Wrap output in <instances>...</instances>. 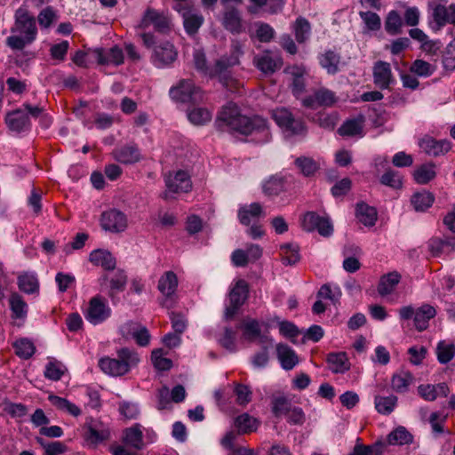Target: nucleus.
<instances>
[{"label": "nucleus", "mask_w": 455, "mask_h": 455, "mask_svg": "<svg viewBox=\"0 0 455 455\" xmlns=\"http://www.w3.org/2000/svg\"><path fill=\"white\" fill-rule=\"evenodd\" d=\"M216 122L220 128H227L243 135H254V140L259 143L267 142L271 137L264 118L241 115L238 107L234 103H228L222 108Z\"/></svg>", "instance_id": "f257e3e1"}, {"label": "nucleus", "mask_w": 455, "mask_h": 455, "mask_svg": "<svg viewBox=\"0 0 455 455\" xmlns=\"http://www.w3.org/2000/svg\"><path fill=\"white\" fill-rule=\"evenodd\" d=\"M11 34L6 38V45L15 51L23 50L36 39V18L26 7L20 6L15 11Z\"/></svg>", "instance_id": "f03ea898"}, {"label": "nucleus", "mask_w": 455, "mask_h": 455, "mask_svg": "<svg viewBox=\"0 0 455 455\" xmlns=\"http://www.w3.org/2000/svg\"><path fill=\"white\" fill-rule=\"evenodd\" d=\"M244 42L237 39L231 41L230 54L221 56L215 65L210 68L209 76L218 77L220 82L229 91H235L239 83L234 79L228 69L240 64V58L243 55Z\"/></svg>", "instance_id": "7ed1b4c3"}, {"label": "nucleus", "mask_w": 455, "mask_h": 455, "mask_svg": "<svg viewBox=\"0 0 455 455\" xmlns=\"http://www.w3.org/2000/svg\"><path fill=\"white\" fill-rule=\"evenodd\" d=\"M116 355V358L106 356L100 359L99 367L104 373L113 377L125 375L140 361L138 353L127 347L119 349Z\"/></svg>", "instance_id": "20e7f679"}, {"label": "nucleus", "mask_w": 455, "mask_h": 455, "mask_svg": "<svg viewBox=\"0 0 455 455\" xmlns=\"http://www.w3.org/2000/svg\"><path fill=\"white\" fill-rule=\"evenodd\" d=\"M150 26H153L156 31L166 34L171 31L172 23L167 13L148 7L144 12L137 28L140 29H147Z\"/></svg>", "instance_id": "39448f33"}, {"label": "nucleus", "mask_w": 455, "mask_h": 455, "mask_svg": "<svg viewBox=\"0 0 455 455\" xmlns=\"http://www.w3.org/2000/svg\"><path fill=\"white\" fill-rule=\"evenodd\" d=\"M171 98L182 103H195L203 100L202 92L191 80L182 79L170 89Z\"/></svg>", "instance_id": "423d86ee"}, {"label": "nucleus", "mask_w": 455, "mask_h": 455, "mask_svg": "<svg viewBox=\"0 0 455 455\" xmlns=\"http://www.w3.org/2000/svg\"><path fill=\"white\" fill-rule=\"evenodd\" d=\"M249 288L244 280H238L229 292V304L225 309L226 319L235 316L248 297Z\"/></svg>", "instance_id": "0eeeda50"}, {"label": "nucleus", "mask_w": 455, "mask_h": 455, "mask_svg": "<svg viewBox=\"0 0 455 455\" xmlns=\"http://www.w3.org/2000/svg\"><path fill=\"white\" fill-rule=\"evenodd\" d=\"M111 315V309L107 301L100 296L91 299L84 313L85 319L96 325L106 321Z\"/></svg>", "instance_id": "6e6552de"}, {"label": "nucleus", "mask_w": 455, "mask_h": 455, "mask_svg": "<svg viewBox=\"0 0 455 455\" xmlns=\"http://www.w3.org/2000/svg\"><path fill=\"white\" fill-rule=\"evenodd\" d=\"M110 428L101 421H93L86 426L84 439L88 446L97 447L110 439Z\"/></svg>", "instance_id": "1a4fd4ad"}, {"label": "nucleus", "mask_w": 455, "mask_h": 455, "mask_svg": "<svg viewBox=\"0 0 455 455\" xmlns=\"http://www.w3.org/2000/svg\"><path fill=\"white\" fill-rule=\"evenodd\" d=\"M272 117L281 128L291 134H300L305 131L303 123L294 119L287 108H282L273 110Z\"/></svg>", "instance_id": "9d476101"}, {"label": "nucleus", "mask_w": 455, "mask_h": 455, "mask_svg": "<svg viewBox=\"0 0 455 455\" xmlns=\"http://www.w3.org/2000/svg\"><path fill=\"white\" fill-rule=\"evenodd\" d=\"M304 230L311 232L317 230L323 236H330L333 232V227L328 218L321 217L313 212L306 213L302 219Z\"/></svg>", "instance_id": "9b49d317"}, {"label": "nucleus", "mask_w": 455, "mask_h": 455, "mask_svg": "<svg viewBox=\"0 0 455 455\" xmlns=\"http://www.w3.org/2000/svg\"><path fill=\"white\" fill-rule=\"evenodd\" d=\"M338 101L336 93L327 88H319L306 97L302 100V104L309 108H316L318 107L331 108Z\"/></svg>", "instance_id": "f8f14e48"}, {"label": "nucleus", "mask_w": 455, "mask_h": 455, "mask_svg": "<svg viewBox=\"0 0 455 455\" xmlns=\"http://www.w3.org/2000/svg\"><path fill=\"white\" fill-rule=\"evenodd\" d=\"M100 225L104 230L120 233L126 229L128 221L124 212L112 209L101 214Z\"/></svg>", "instance_id": "ddd939ff"}, {"label": "nucleus", "mask_w": 455, "mask_h": 455, "mask_svg": "<svg viewBox=\"0 0 455 455\" xmlns=\"http://www.w3.org/2000/svg\"><path fill=\"white\" fill-rule=\"evenodd\" d=\"M430 8L433 20L438 28L447 24L455 26V4L447 6L441 2H434L430 4Z\"/></svg>", "instance_id": "4468645a"}, {"label": "nucleus", "mask_w": 455, "mask_h": 455, "mask_svg": "<svg viewBox=\"0 0 455 455\" xmlns=\"http://www.w3.org/2000/svg\"><path fill=\"white\" fill-rule=\"evenodd\" d=\"M167 191L164 197L168 198L169 193H187L192 188V182L189 175L184 171H178L174 174H169L165 178Z\"/></svg>", "instance_id": "2eb2a0df"}, {"label": "nucleus", "mask_w": 455, "mask_h": 455, "mask_svg": "<svg viewBox=\"0 0 455 455\" xmlns=\"http://www.w3.org/2000/svg\"><path fill=\"white\" fill-rule=\"evenodd\" d=\"M419 146L424 153L433 157L443 156L451 148V145L449 140H438L427 135L419 140Z\"/></svg>", "instance_id": "dca6fc26"}, {"label": "nucleus", "mask_w": 455, "mask_h": 455, "mask_svg": "<svg viewBox=\"0 0 455 455\" xmlns=\"http://www.w3.org/2000/svg\"><path fill=\"white\" fill-rule=\"evenodd\" d=\"M253 63L262 73L271 75L282 67L283 60L278 54L266 51L255 56Z\"/></svg>", "instance_id": "f3484780"}, {"label": "nucleus", "mask_w": 455, "mask_h": 455, "mask_svg": "<svg viewBox=\"0 0 455 455\" xmlns=\"http://www.w3.org/2000/svg\"><path fill=\"white\" fill-rule=\"evenodd\" d=\"M177 56L174 45L170 42H163L154 50L153 62L158 68L167 67L176 60Z\"/></svg>", "instance_id": "a211bd4d"}, {"label": "nucleus", "mask_w": 455, "mask_h": 455, "mask_svg": "<svg viewBox=\"0 0 455 455\" xmlns=\"http://www.w3.org/2000/svg\"><path fill=\"white\" fill-rule=\"evenodd\" d=\"M373 82L381 90L387 89L395 82V78L388 62L379 60L374 63Z\"/></svg>", "instance_id": "6ab92c4d"}, {"label": "nucleus", "mask_w": 455, "mask_h": 455, "mask_svg": "<svg viewBox=\"0 0 455 455\" xmlns=\"http://www.w3.org/2000/svg\"><path fill=\"white\" fill-rule=\"evenodd\" d=\"M92 54V58L100 65L118 66L124 62V53L118 46H114L108 50L93 49Z\"/></svg>", "instance_id": "aec40b11"}, {"label": "nucleus", "mask_w": 455, "mask_h": 455, "mask_svg": "<svg viewBox=\"0 0 455 455\" xmlns=\"http://www.w3.org/2000/svg\"><path fill=\"white\" fill-rule=\"evenodd\" d=\"M179 4L178 11L183 18L185 30L190 34H196L204 22V17L198 11L190 7H181Z\"/></svg>", "instance_id": "412c9836"}, {"label": "nucleus", "mask_w": 455, "mask_h": 455, "mask_svg": "<svg viewBox=\"0 0 455 455\" xmlns=\"http://www.w3.org/2000/svg\"><path fill=\"white\" fill-rule=\"evenodd\" d=\"M113 158L124 164H132L140 160V153L135 144H129L116 148L112 152Z\"/></svg>", "instance_id": "4be33fe9"}, {"label": "nucleus", "mask_w": 455, "mask_h": 455, "mask_svg": "<svg viewBox=\"0 0 455 455\" xmlns=\"http://www.w3.org/2000/svg\"><path fill=\"white\" fill-rule=\"evenodd\" d=\"M178 286V278L174 272H165L158 281V290L160 292L166 297L164 306L169 307L170 306L166 303L169 298H172Z\"/></svg>", "instance_id": "5701e85b"}, {"label": "nucleus", "mask_w": 455, "mask_h": 455, "mask_svg": "<svg viewBox=\"0 0 455 455\" xmlns=\"http://www.w3.org/2000/svg\"><path fill=\"white\" fill-rule=\"evenodd\" d=\"M450 392L445 383L437 385L422 384L418 387L419 395L426 401H435L438 396L446 397Z\"/></svg>", "instance_id": "b1692460"}, {"label": "nucleus", "mask_w": 455, "mask_h": 455, "mask_svg": "<svg viewBox=\"0 0 455 455\" xmlns=\"http://www.w3.org/2000/svg\"><path fill=\"white\" fill-rule=\"evenodd\" d=\"M6 124L12 131L16 132H24L30 126L28 114L21 109L8 114Z\"/></svg>", "instance_id": "393cba45"}, {"label": "nucleus", "mask_w": 455, "mask_h": 455, "mask_svg": "<svg viewBox=\"0 0 455 455\" xmlns=\"http://www.w3.org/2000/svg\"><path fill=\"white\" fill-rule=\"evenodd\" d=\"M222 25L227 30L233 34H239L243 31L240 12L235 8H228L225 11Z\"/></svg>", "instance_id": "a878e982"}, {"label": "nucleus", "mask_w": 455, "mask_h": 455, "mask_svg": "<svg viewBox=\"0 0 455 455\" xmlns=\"http://www.w3.org/2000/svg\"><path fill=\"white\" fill-rule=\"evenodd\" d=\"M277 358L284 370L293 369L299 363L295 351L285 344L276 346Z\"/></svg>", "instance_id": "bb28decb"}, {"label": "nucleus", "mask_w": 455, "mask_h": 455, "mask_svg": "<svg viewBox=\"0 0 455 455\" xmlns=\"http://www.w3.org/2000/svg\"><path fill=\"white\" fill-rule=\"evenodd\" d=\"M89 260L96 265L100 266L106 270H113L116 267V259L112 254L105 250H94L90 253Z\"/></svg>", "instance_id": "cd10ccee"}, {"label": "nucleus", "mask_w": 455, "mask_h": 455, "mask_svg": "<svg viewBox=\"0 0 455 455\" xmlns=\"http://www.w3.org/2000/svg\"><path fill=\"white\" fill-rule=\"evenodd\" d=\"M264 216L262 207L258 203L244 205L239 209L238 218L242 224L250 225L251 221Z\"/></svg>", "instance_id": "c85d7f7f"}, {"label": "nucleus", "mask_w": 455, "mask_h": 455, "mask_svg": "<svg viewBox=\"0 0 455 455\" xmlns=\"http://www.w3.org/2000/svg\"><path fill=\"white\" fill-rule=\"evenodd\" d=\"M124 442L129 446L140 450L143 443L142 427L140 424H135L124 431Z\"/></svg>", "instance_id": "c756f323"}, {"label": "nucleus", "mask_w": 455, "mask_h": 455, "mask_svg": "<svg viewBox=\"0 0 455 455\" xmlns=\"http://www.w3.org/2000/svg\"><path fill=\"white\" fill-rule=\"evenodd\" d=\"M414 380L413 375L410 371H400L395 372L391 379V387L396 393H405Z\"/></svg>", "instance_id": "7c9ffc66"}, {"label": "nucleus", "mask_w": 455, "mask_h": 455, "mask_svg": "<svg viewBox=\"0 0 455 455\" xmlns=\"http://www.w3.org/2000/svg\"><path fill=\"white\" fill-rule=\"evenodd\" d=\"M295 166L299 172L305 177L314 176L320 169L321 164L318 160H315L309 156H299L294 161Z\"/></svg>", "instance_id": "2f4dec72"}, {"label": "nucleus", "mask_w": 455, "mask_h": 455, "mask_svg": "<svg viewBox=\"0 0 455 455\" xmlns=\"http://www.w3.org/2000/svg\"><path fill=\"white\" fill-rule=\"evenodd\" d=\"M285 72L291 76L292 92L299 96L305 90V69L301 67L292 66L287 68Z\"/></svg>", "instance_id": "473e14b6"}, {"label": "nucleus", "mask_w": 455, "mask_h": 455, "mask_svg": "<svg viewBox=\"0 0 455 455\" xmlns=\"http://www.w3.org/2000/svg\"><path fill=\"white\" fill-rule=\"evenodd\" d=\"M436 314L435 309L430 305H423L415 312L414 324L419 331H424L428 326V321Z\"/></svg>", "instance_id": "72a5a7b5"}, {"label": "nucleus", "mask_w": 455, "mask_h": 455, "mask_svg": "<svg viewBox=\"0 0 455 455\" xmlns=\"http://www.w3.org/2000/svg\"><path fill=\"white\" fill-rule=\"evenodd\" d=\"M428 248L434 256H438L442 253H450L455 250V238L446 240L432 238L428 242Z\"/></svg>", "instance_id": "f704fd0d"}, {"label": "nucleus", "mask_w": 455, "mask_h": 455, "mask_svg": "<svg viewBox=\"0 0 455 455\" xmlns=\"http://www.w3.org/2000/svg\"><path fill=\"white\" fill-rule=\"evenodd\" d=\"M434 201L433 194L426 190L414 193L411 198V204L417 212L426 211L433 204Z\"/></svg>", "instance_id": "c9c22d12"}, {"label": "nucleus", "mask_w": 455, "mask_h": 455, "mask_svg": "<svg viewBox=\"0 0 455 455\" xmlns=\"http://www.w3.org/2000/svg\"><path fill=\"white\" fill-rule=\"evenodd\" d=\"M356 217L358 220L366 227H372L377 220V212L375 208L369 206L364 203L357 204Z\"/></svg>", "instance_id": "e433bc0d"}, {"label": "nucleus", "mask_w": 455, "mask_h": 455, "mask_svg": "<svg viewBox=\"0 0 455 455\" xmlns=\"http://www.w3.org/2000/svg\"><path fill=\"white\" fill-rule=\"evenodd\" d=\"M48 400L54 407H56L60 411L68 412L74 417H78L79 415H81L82 411L80 408L77 407L75 403L67 400L66 398L54 395H50L48 396Z\"/></svg>", "instance_id": "4c0bfd02"}, {"label": "nucleus", "mask_w": 455, "mask_h": 455, "mask_svg": "<svg viewBox=\"0 0 455 455\" xmlns=\"http://www.w3.org/2000/svg\"><path fill=\"white\" fill-rule=\"evenodd\" d=\"M327 363L334 373H343L349 369V363L345 353H332L328 355Z\"/></svg>", "instance_id": "58836bf2"}, {"label": "nucleus", "mask_w": 455, "mask_h": 455, "mask_svg": "<svg viewBox=\"0 0 455 455\" xmlns=\"http://www.w3.org/2000/svg\"><path fill=\"white\" fill-rule=\"evenodd\" d=\"M412 441V435L404 427H396L387 435V443L389 445L409 444Z\"/></svg>", "instance_id": "ea45409f"}, {"label": "nucleus", "mask_w": 455, "mask_h": 455, "mask_svg": "<svg viewBox=\"0 0 455 455\" xmlns=\"http://www.w3.org/2000/svg\"><path fill=\"white\" fill-rule=\"evenodd\" d=\"M397 403V397L395 395L381 396L375 395L374 405L377 411L383 415H389L393 412Z\"/></svg>", "instance_id": "a19ab883"}, {"label": "nucleus", "mask_w": 455, "mask_h": 455, "mask_svg": "<svg viewBox=\"0 0 455 455\" xmlns=\"http://www.w3.org/2000/svg\"><path fill=\"white\" fill-rule=\"evenodd\" d=\"M18 286L20 291L31 294L39 289L38 280L36 275L31 273H23L18 276Z\"/></svg>", "instance_id": "79ce46f5"}, {"label": "nucleus", "mask_w": 455, "mask_h": 455, "mask_svg": "<svg viewBox=\"0 0 455 455\" xmlns=\"http://www.w3.org/2000/svg\"><path fill=\"white\" fill-rule=\"evenodd\" d=\"M271 405L272 412L277 418L288 415L292 407L291 401L283 395H274Z\"/></svg>", "instance_id": "37998d69"}, {"label": "nucleus", "mask_w": 455, "mask_h": 455, "mask_svg": "<svg viewBox=\"0 0 455 455\" xmlns=\"http://www.w3.org/2000/svg\"><path fill=\"white\" fill-rule=\"evenodd\" d=\"M400 278V275L396 272L382 276L378 286L379 293L382 296L390 294L398 284Z\"/></svg>", "instance_id": "c03bdc74"}, {"label": "nucleus", "mask_w": 455, "mask_h": 455, "mask_svg": "<svg viewBox=\"0 0 455 455\" xmlns=\"http://www.w3.org/2000/svg\"><path fill=\"white\" fill-rule=\"evenodd\" d=\"M263 193L267 196L279 195L284 189V179L281 176H272L262 185Z\"/></svg>", "instance_id": "a18cd8bd"}, {"label": "nucleus", "mask_w": 455, "mask_h": 455, "mask_svg": "<svg viewBox=\"0 0 455 455\" xmlns=\"http://www.w3.org/2000/svg\"><path fill=\"white\" fill-rule=\"evenodd\" d=\"M188 120L195 125H204L212 117V111L207 108H195L188 112Z\"/></svg>", "instance_id": "49530a36"}, {"label": "nucleus", "mask_w": 455, "mask_h": 455, "mask_svg": "<svg viewBox=\"0 0 455 455\" xmlns=\"http://www.w3.org/2000/svg\"><path fill=\"white\" fill-rule=\"evenodd\" d=\"M435 165L426 164L414 171L413 178L418 184H427L435 177Z\"/></svg>", "instance_id": "de8ad7c7"}, {"label": "nucleus", "mask_w": 455, "mask_h": 455, "mask_svg": "<svg viewBox=\"0 0 455 455\" xmlns=\"http://www.w3.org/2000/svg\"><path fill=\"white\" fill-rule=\"evenodd\" d=\"M435 353L439 363L445 364L454 357L455 345L446 340H442L438 342Z\"/></svg>", "instance_id": "09e8293b"}, {"label": "nucleus", "mask_w": 455, "mask_h": 455, "mask_svg": "<svg viewBox=\"0 0 455 455\" xmlns=\"http://www.w3.org/2000/svg\"><path fill=\"white\" fill-rule=\"evenodd\" d=\"M292 28L298 43H304L309 38L311 26L307 19L303 17L298 18Z\"/></svg>", "instance_id": "8fccbe9b"}, {"label": "nucleus", "mask_w": 455, "mask_h": 455, "mask_svg": "<svg viewBox=\"0 0 455 455\" xmlns=\"http://www.w3.org/2000/svg\"><path fill=\"white\" fill-rule=\"evenodd\" d=\"M340 57L332 51H328L320 58L321 66L327 70L329 74H335L339 70Z\"/></svg>", "instance_id": "3c124183"}, {"label": "nucleus", "mask_w": 455, "mask_h": 455, "mask_svg": "<svg viewBox=\"0 0 455 455\" xmlns=\"http://www.w3.org/2000/svg\"><path fill=\"white\" fill-rule=\"evenodd\" d=\"M10 307L12 312V317L24 318L27 315L28 305L23 299L17 293L11 295L9 299Z\"/></svg>", "instance_id": "603ef678"}, {"label": "nucleus", "mask_w": 455, "mask_h": 455, "mask_svg": "<svg viewBox=\"0 0 455 455\" xmlns=\"http://www.w3.org/2000/svg\"><path fill=\"white\" fill-rule=\"evenodd\" d=\"M244 328V337L250 341H254L257 339H259V342L263 343L268 339L267 336L261 335L260 327L259 322L256 320H250L243 324Z\"/></svg>", "instance_id": "864d4df0"}, {"label": "nucleus", "mask_w": 455, "mask_h": 455, "mask_svg": "<svg viewBox=\"0 0 455 455\" xmlns=\"http://www.w3.org/2000/svg\"><path fill=\"white\" fill-rule=\"evenodd\" d=\"M15 354L23 359H29L36 351V347L28 339H20L14 342Z\"/></svg>", "instance_id": "5fc2aeb1"}, {"label": "nucleus", "mask_w": 455, "mask_h": 455, "mask_svg": "<svg viewBox=\"0 0 455 455\" xmlns=\"http://www.w3.org/2000/svg\"><path fill=\"white\" fill-rule=\"evenodd\" d=\"M282 261L284 265H293L299 260V246L293 243L281 245Z\"/></svg>", "instance_id": "6e6d98bb"}, {"label": "nucleus", "mask_w": 455, "mask_h": 455, "mask_svg": "<svg viewBox=\"0 0 455 455\" xmlns=\"http://www.w3.org/2000/svg\"><path fill=\"white\" fill-rule=\"evenodd\" d=\"M403 27V20L401 16L396 11L388 12L385 21V29L390 35H397L401 33Z\"/></svg>", "instance_id": "4d7b16f0"}, {"label": "nucleus", "mask_w": 455, "mask_h": 455, "mask_svg": "<svg viewBox=\"0 0 455 455\" xmlns=\"http://www.w3.org/2000/svg\"><path fill=\"white\" fill-rule=\"evenodd\" d=\"M363 121L357 119H351L346 121L338 130L341 136H355L362 133Z\"/></svg>", "instance_id": "13d9d810"}, {"label": "nucleus", "mask_w": 455, "mask_h": 455, "mask_svg": "<svg viewBox=\"0 0 455 455\" xmlns=\"http://www.w3.org/2000/svg\"><path fill=\"white\" fill-rule=\"evenodd\" d=\"M240 433H250L257 429V420L247 413L239 415L235 421Z\"/></svg>", "instance_id": "bf43d9fd"}, {"label": "nucleus", "mask_w": 455, "mask_h": 455, "mask_svg": "<svg viewBox=\"0 0 455 455\" xmlns=\"http://www.w3.org/2000/svg\"><path fill=\"white\" fill-rule=\"evenodd\" d=\"M442 63L445 70H455V37L446 45L442 55Z\"/></svg>", "instance_id": "052dcab7"}, {"label": "nucleus", "mask_w": 455, "mask_h": 455, "mask_svg": "<svg viewBox=\"0 0 455 455\" xmlns=\"http://www.w3.org/2000/svg\"><path fill=\"white\" fill-rule=\"evenodd\" d=\"M359 16L362 19L365 28L369 31H378L381 28L380 17L371 11L360 12Z\"/></svg>", "instance_id": "680f3d73"}, {"label": "nucleus", "mask_w": 455, "mask_h": 455, "mask_svg": "<svg viewBox=\"0 0 455 455\" xmlns=\"http://www.w3.org/2000/svg\"><path fill=\"white\" fill-rule=\"evenodd\" d=\"M127 283V275L122 270L116 271L110 278L109 296L113 298L116 293L124 290Z\"/></svg>", "instance_id": "e2e57ef3"}, {"label": "nucleus", "mask_w": 455, "mask_h": 455, "mask_svg": "<svg viewBox=\"0 0 455 455\" xmlns=\"http://www.w3.org/2000/svg\"><path fill=\"white\" fill-rule=\"evenodd\" d=\"M66 371V367L60 362H49L45 366L44 376L51 379L57 381L61 379Z\"/></svg>", "instance_id": "0e129e2a"}, {"label": "nucleus", "mask_w": 455, "mask_h": 455, "mask_svg": "<svg viewBox=\"0 0 455 455\" xmlns=\"http://www.w3.org/2000/svg\"><path fill=\"white\" fill-rule=\"evenodd\" d=\"M235 402L238 405L245 406L251 401L252 392L248 386L236 384L234 389Z\"/></svg>", "instance_id": "69168bd1"}, {"label": "nucleus", "mask_w": 455, "mask_h": 455, "mask_svg": "<svg viewBox=\"0 0 455 455\" xmlns=\"http://www.w3.org/2000/svg\"><path fill=\"white\" fill-rule=\"evenodd\" d=\"M317 297L321 299H330L336 303L341 297V291L339 287L331 288L330 284H323L317 292Z\"/></svg>", "instance_id": "338daca9"}, {"label": "nucleus", "mask_w": 455, "mask_h": 455, "mask_svg": "<svg viewBox=\"0 0 455 455\" xmlns=\"http://www.w3.org/2000/svg\"><path fill=\"white\" fill-rule=\"evenodd\" d=\"M411 71L420 76H430L435 72V67L423 60H416L411 66Z\"/></svg>", "instance_id": "774afa93"}]
</instances>
